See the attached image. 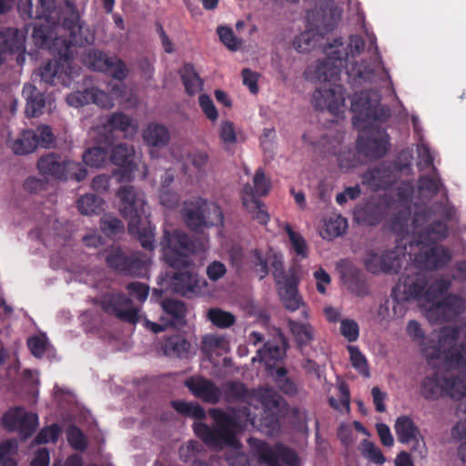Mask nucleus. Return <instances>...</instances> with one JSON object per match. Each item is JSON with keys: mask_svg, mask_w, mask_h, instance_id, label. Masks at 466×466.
Returning <instances> with one entry per match:
<instances>
[{"mask_svg": "<svg viewBox=\"0 0 466 466\" xmlns=\"http://www.w3.org/2000/svg\"><path fill=\"white\" fill-rule=\"evenodd\" d=\"M365 48L364 39L357 35H350L345 45L340 39H334L327 49V56L319 61L315 68V78L325 85L313 93V104L316 109L328 110L333 116H339L345 106V89L337 84L341 69L344 67L348 83L351 88H359L363 84L374 83L380 68V61H364L360 64L353 61Z\"/></svg>", "mask_w": 466, "mask_h": 466, "instance_id": "1", "label": "nucleus"}, {"mask_svg": "<svg viewBox=\"0 0 466 466\" xmlns=\"http://www.w3.org/2000/svg\"><path fill=\"white\" fill-rule=\"evenodd\" d=\"M55 4L56 0H37V5L34 10L32 0H25V3L20 0L18 9L22 17L39 20L34 25L32 32L34 43L39 46L48 44V38L52 36L50 29H62L67 32L71 40L56 37L51 49L68 58L72 43L90 44L95 41V33L81 20L79 11L72 1L66 0L59 6H56Z\"/></svg>", "mask_w": 466, "mask_h": 466, "instance_id": "2", "label": "nucleus"}, {"mask_svg": "<svg viewBox=\"0 0 466 466\" xmlns=\"http://www.w3.org/2000/svg\"><path fill=\"white\" fill-rule=\"evenodd\" d=\"M381 96L377 90H364L355 93L351 98L350 109L354 113L352 124L361 128L357 140L358 150L370 158L383 157L390 147V137L385 128L373 125L384 123L390 117L389 106L380 104Z\"/></svg>", "mask_w": 466, "mask_h": 466, "instance_id": "3", "label": "nucleus"}, {"mask_svg": "<svg viewBox=\"0 0 466 466\" xmlns=\"http://www.w3.org/2000/svg\"><path fill=\"white\" fill-rule=\"evenodd\" d=\"M116 196L120 200L119 209L122 216L128 219L127 229L130 235L137 237L142 248L152 251L155 248V226L145 214L144 195L130 185L121 186Z\"/></svg>", "mask_w": 466, "mask_h": 466, "instance_id": "4", "label": "nucleus"}, {"mask_svg": "<svg viewBox=\"0 0 466 466\" xmlns=\"http://www.w3.org/2000/svg\"><path fill=\"white\" fill-rule=\"evenodd\" d=\"M160 245L164 260L172 268L191 266V256L200 250V244L195 238L178 229L165 230Z\"/></svg>", "mask_w": 466, "mask_h": 466, "instance_id": "5", "label": "nucleus"}, {"mask_svg": "<svg viewBox=\"0 0 466 466\" xmlns=\"http://www.w3.org/2000/svg\"><path fill=\"white\" fill-rule=\"evenodd\" d=\"M208 412L214 420V427L201 421L194 422L195 434L206 445L213 448L232 445L236 441V419L220 409H210Z\"/></svg>", "mask_w": 466, "mask_h": 466, "instance_id": "6", "label": "nucleus"}, {"mask_svg": "<svg viewBox=\"0 0 466 466\" xmlns=\"http://www.w3.org/2000/svg\"><path fill=\"white\" fill-rule=\"evenodd\" d=\"M180 213L185 225L195 232L224 224L221 208L201 197L184 201Z\"/></svg>", "mask_w": 466, "mask_h": 466, "instance_id": "7", "label": "nucleus"}, {"mask_svg": "<svg viewBox=\"0 0 466 466\" xmlns=\"http://www.w3.org/2000/svg\"><path fill=\"white\" fill-rule=\"evenodd\" d=\"M248 443L251 452L266 466H301L298 452L291 447L277 442L270 445L265 441L250 437Z\"/></svg>", "mask_w": 466, "mask_h": 466, "instance_id": "8", "label": "nucleus"}, {"mask_svg": "<svg viewBox=\"0 0 466 466\" xmlns=\"http://www.w3.org/2000/svg\"><path fill=\"white\" fill-rule=\"evenodd\" d=\"M106 266L118 275L142 278L148 270L149 259L139 251L125 250L121 248L111 249L106 256Z\"/></svg>", "mask_w": 466, "mask_h": 466, "instance_id": "9", "label": "nucleus"}, {"mask_svg": "<svg viewBox=\"0 0 466 466\" xmlns=\"http://www.w3.org/2000/svg\"><path fill=\"white\" fill-rule=\"evenodd\" d=\"M37 168L45 176L65 181H82L87 176V170L81 163L63 158L56 153H49L40 157Z\"/></svg>", "mask_w": 466, "mask_h": 466, "instance_id": "10", "label": "nucleus"}, {"mask_svg": "<svg viewBox=\"0 0 466 466\" xmlns=\"http://www.w3.org/2000/svg\"><path fill=\"white\" fill-rule=\"evenodd\" d=\"M432 212L429 208H423L414 213L412 226L414 229L413 241L416 244H439L449 236L447 223L441 220H435L429 223Z\"/></svg>", "mask_w": 466, "mask_h": 466, "instance_id": "11", "label": "nucleus"}, {"mask_svg": "<svg viewBox=\"0 0 466 466\" xmlns=\"http://www.w3.org/2000/svg\"><path fill=\"white\" fill-rule=\"evenodd\" d=\"M429 284V278L423 270H407L401 277L399 286L391 290L393 300V310L400 306V301L426 299V288Z\"/></svg>", "mask_w": 466, "mask_h": 466, "instance_id": "12", "label": "nucleus"}, {"mask_svg": "<svg viewBox=\"0 0 466 466\" xmlns=\"http://www.w3.org/2000/svg\"><path fill=\"white\" fill-rule=\"evenodd\" d=\"M82 63L86 67L105 73L112 78L123 81L128 76L126 63L117 56H108L103 51L96 48L86 50L82 57Z\"/></svg>", "mask_w": 466, "mask_h": 466, "instance_id": "13", "label": "nucleus"}, {"mask_svg": "<svg viewBox=\"0 0 466 466\" xmlns=\"http://www.w3.org/2000/svg\"><path fill=\"white\" fill-rule=\"evenodd\" d=\"M419 250L414 254L413 263L417 269L436 271L447 267L452 259V250L441 244H416Z\"/></svg>", "mask_w": 466, "mask_h": 466, "instance_id": "14", "label": "nucleus"}, {"mask_svg": "<svg viewBox=\"0 0 466 466\" xmlns=\"http://www.w3.org/2000/svg\"><path fill=\"white\" fill-rule=\"evenodd\" d=\"M52 30V36L48 38V44L45 46H39L35 43V45L39 48H47L55 56H57L59 60H49L46 62L40 69L38 76H40L41 81L45 82L46 84H48L50 86H56L58 84L62 78L63 76V65L62 62L67 63L73 58L74 46H87L88 44H71L70 46V56L68 58H66L64 56H61L58 53L53 51L51 49V46L53 45L54 39L56 37H61L66 39V41L71 40V36L67 32H65L64 30H56V29H51ZM94 42H92L93 44ZM91 45V43L89 44Z\"/></svg>", "mask_w": 466, "mask_h": 466, "instance_id": "15", "label": "nucleus"}, {"mask_svg": "<svg viewBox=\"0 0 466 466\" xmlns=\"http://www.w3.org/2000/svg\"><path fill=\"white\" fill-rule=\"evenodd\" d=\"M2 427L9 431L18 432L23 440L33 435L38 426L36 413L26 411L23 407L16 406L7 410L1 418Z\"/></svg>", "mask_w": 466, "mask_h": 466, "instance_id": "16", "label": "nucleus"}, {"mask_svg": "<svg viewBox=\"0 0 466 466\" xmlns=\"http://www.w3.org/2000/svg\"><path fill=\"white\" fill-rule=\"evenodd\" d=\"M99 304L104 312L122 321L130 324L139 321L138 309L133 306L132 299L125 293L107 292L101 297Z\"/></svg>", "mask_w": 466, "mask_h": 466, "instance_id": "17", "label": "nucleus"}, {"mask_svg": "<svg viewBox=\"0 0 466 466\" xmlns=\"http://www.w3.org/2000/svg\"><path fill=\"white\" fill-rule=\"evenodd\" d=\"M258 403L261 406L264 413L272 408H278L279 405V401L278 396L275 392H273L269 389L260 388L258 390H251L250 396V404L248 406H244L242 409L238 410V413L237 417L238 419H242L243 422L251 425H255L257 423V415L251 411L250 406H254L258 409Z\"/></svg>", "mask_w": 466, "mask_h": 466, "instance_id": "18", "label": "nucleus"}, {"mask_svg": "<svg viewBox=\"0 0 466 466\" xmlns=\"http://www.w3.org/2000/svg\"><path fill=\"white\" fill-rule=\"evenodd\" d=\"M185 386L198 399L208 404H218L222 398L221 389L211 380L202 376H191Z\"/></svg>", "mask_w": 466, "mask_h": 466, "instance_id": "19", "label": "nucleus"}, {"mask_svg": "<svg viewBox=\"0 0 466 466\" xmlns=\"http://www.w3.org/2000/svg\"><path fill=\"white\" fill-rule=\"evenodd\" d=\"M398 441L404 444L414 442L413 451H418L421 456L426 451L423 437L417 425L411 418L408 416L399 417L394 425Z\"/></svg>", "mask_w": 466, "mask_h": 466, "instance_id": "20", "label": "nucleus"}, {"mask_svg": "<svg viewBox=\"0 0 466 466\" xmlns=\"http://www.w3.org/2000/svg\"><path fill=\"white\" fill-rule=\"evenodd\" d=\"M299 280L296 276H286L284 287L279 291L281 301L285 309L294 312L300 310L302 319H308L309 317V307L304 303L298 291Z\"/></svg>", "mask_w": 466, "mask_h": 466, "instance_id": "21", "label": "nucleus"}, {"mask_svg": "<svg viewBox=\"0 0 466 466\" xmlns=\"http://www.w3.org/2000/svg\"><path fill=\"white\" fill-rule=\"evenodd\" d=\"M397 180V173L390 166L380 164L362 175V183L373 191L386 190Z\"/></svg>", "mask_w": 466, "mask_h": 466, "instance_id": "22", "label": "nucleus"}, {"mask_svg": "<svg viewBox=\"0 0 466 466\" xmlns=\"http://www.w3.org/2000/svg\"><path fill=\"white\" fill-rule=\"evenodd\" d=\"M176 271L169 277L171 289L182 296H187L198 287V276L195 272L193 264L189 267L174 268Z\"/></svg>", "mask_w": 466, "mask_h": 466, "instance_id": "23", "label": "nucleus"}, {"mask_svg": "<svg viewBox=\"0 0 466 466\" xmlns=\"http://www.w3.org/2000/svg\"><path fill=\"white\" fill-rule=\"evenodd\" d=\"M275 338L264 343L263 347L258 350L257 353L260 361L270 366L271 362L283 360L286 356L288 340L279 328L274 329Z\"/></svg>", "mask_w": 466, "mask_h": 466, "instance_id": "24", "label": "nucleus"}, {"mask_svg": "<svg viewBox=\"0 0 466 466\" xmlns=\"http://www.w3.org/2000/svg\"><path fill=\"white\" fill-rule=\"evenodd\" d=\"M66 102L69 106L74 107L96 104L100 107L106 108L112 105L108 95L96 87H87L82 91L70 93L66 96Z\"/></svg>", "mask_w": 466, "mask_h": 466, "instance_id": "25", "label": "nucleus"}, {"mask_svg": "<svg viewBox=\"0 0 466 466\" xmlns=\"http://www.w3.org/2000/svg\"><path fill=\"white\" fill-rule=\"evenodd\" d=\"M161 308L163 314L160 318V321H167L170 327L174 328H181L186 325L187 309L183 301L166 299L162 300Z\"/></svg>", "mask_w": 466, "mask_h": 466, "instance_id": "26", "label": "nucleus"}, {"mask_svg": "<svg viewBox=\"0 0 466 466\" xmlns=\"http://www.w3.org/2000/svg\"><path fill=\"white\" fill-rule=\"evenodd\" d=\"M252 190L248 184L244 186L241 194L243 206L251 214L253 219L261 225H267L269 220V215L266 206L258 198H255Z\"/></svg>", "mask_w": 466, "mask_h": 466, "instance_id": "27", "label": "nucleus"}, {"mask_svg": "<svg viewBox=\"0 0 466 466\" xmlns=\"http://www.w3.org/2000/svg\"><path fill=\"white\" fill-rule=\"evenodd\" d=\"M22 95L26 100L25 113L28 117H36L44 113L46 107V95L38 91L31 85L25 84L22 90Z\"/></svg>", "mask_w": 466, "mask_h": 466, "instance_id": "28", "label": "nucleus"}, {"mask_svg": "<svg viewBox=\"0 0 466 466\" xmlns=\"http://www.w3.org/2000/svg\"><path fill=\"white\" fill-rule=\"evenodd\" d=\"M457 330L453 327H442L438 334V341L432 347V351L426 355L431 359L444 360L446 352L455 347L458 343Z\"/></svg>", "mask_w": 466, "mask_h": 466, "instance_id": "29", "label": "nucleus"}, {"mask_svg": "<svg viewBox=\"0 0 466 466\" xmlns=\"http://www.w3.org/2000/svg\"><path fill=\"white\" fill-rule=\"evenodd\" d=\"M287 323L297 346L300 350L314 340V328L309 322L288 318Z\"/></svg>", "mask_w": 466, "mask_h": 466, "instance_id": "30", "label": "nucleus"}, {"mask_svg": "<svg viewBox=\"0 0 466 466\" xmlns=\"http://www.w3.org/2000/svg\"><path fill=\"white\" fill-rule=\"evenodd\" d=\"M353 215L358 224L367 226L378 225L383 218L380 207L373 202L357 205L354 208Z\"/></svg>", "mask_w": 466, "mask_h": 466, "instance_id": "31", "label": "nucleus"}, {"mask_svg": "<svg viewBox=\"0 0 466 466\" xmlns=\"http://www.w3.org/2000/svg\"><path fill=\"white\" fill-rule=\"evenodd\" d=\"M190 348V342L179 334L167 337L161 342L164 355L170 358H187Z\"/></svg>", "mask_w": 466, "mask_h": 466, "instance_id": "32", "label": "nucleus"}, {"mask_svg": "<svg viewBox=\"0 0 466 466\" xmlns=\"http://www.w3.org/2000/svg\"><path fill=\"white\" fill-rule=\"evenodd\" d=\"M109 160L116 166L121 167L127 172H132L136 167L135 149L127 143H120L112 148Z\"/></svg>", "mask_w": 466, "mask_h": 466, "instance_id": "33", "label": "nucleus"}, {"mask_svg": "<svg viewBox=\"0 0 466 466\" xmlns=\"http://www.w3.org/2000/svg\"><path fill=\"white\" fill-rule=\"evenodd\" d=\"M25 36L16 28L7 27L0 32V46L5 52L11 54L25 50Z\"/></svg>", "mask_w": 466, "mask_h": 466, "instance_id": "34", "label": "nucleus"}, {"mask_svg": "<svg viewBox=\"0 0 466 466\" xmlns=\"http://www.w3.org/2000/svg\"><path fill=\"white\" fill-rule=\"evenodd\" d=\"M302 139L315 153L324 157L336 155L338 152L339 141L337 138H330L328 135H321L319 139L316 140L311 132H308L303 134Z\"/></svg>", "mask_w": 466, "mask_h": 466, "instance_id": "35", "label": "nucleus"}, {"mask_svg": "<svg viewBox=\"0 0 466 466\" xmlns=\"http://www.w3.org/2000/svg\"><path fill=\"white\" fill-rule=\"evenodd\" d=\"M222 397L228 403L241 402L250 404L251 390L239 381H228L222 385Z\"/></svg>", "mask_w": 466, "mask_h": 466, "instance_id": "36", "label": "nucleus"}, {"mask_svg": "<svg viewBox=\"0 0 466 466\" xmlns=\"http://www.w3.org/2000/svg\"><path fill=\"white\" fill-rule=\"evenodd\" d=\"M420 393L428 400H436L445 396L444 376L434 374L425 377L420 382Z\"/></svg>", "mask_w": 466, "mask_h": 466, "instance_id": "37", "label": "nucleus"}, {"mask_svg": "<svg viewBox=\"0 0 466 466\" xmlns=\"http://www.w3.org/2000/svg\"><path fill=\"white\" fill-rule=\"evenodd\" d=\"M445 396L461 400V409L466 413V374L444 377Z\"/></svg>", "mask_w": 466, "mask_h": 466, "instance_id": "38", "label": "nucleus"}, {"mask_svg": "<svg viewBox=\"0 0 466 466\" xmlns=\"http://www.w3.org/2000/svg\"><path fill=\"white\" fill-rule=\"evenodd\" d=\"M143 138L148 147H164L170 140V134L165 126L151 123L145 129Z\"/></svg>", "mask_w": 466, "mask_h": 466, "instance_id": "39", "label": "nucleus"}, {"mask_svg": "<svg viewBox=\"0 0 466 466\" xmlns=\"http://www.w3.org/2000/svg\"><path fill=\"white\" fill-rule=\"evenodd\" d=\"M178 74L188 96H194L202 90L203 81L191 63H185Z\"/></svg>", "mask_w": 466, "mask_h": 466, "instance_id": "40", "label": "nucleus"}, {"mask_svg": "<svg viewBox=\"0 0 466 466\" xmlns=\"http://www.w3.org/2000/svg\"><path fill=\"white\" fill-rule=\"evenodd\" d=\"M343 278L350 292L360 297L369 294V287L366 282V278L360 269L355 267H350L346 270Z\"/></svg>", "mask_w": 466, "mask_h": 466, "instance_id": "41", "label": "nucleus"}, {"mask_svg": "<svg viewBox=\"0 0 466 466\" xmlns=\"http://www.w3.org/2000/svg\"><path fill=\"white\" fill-rule=\"evenodd\" d=\"M38 147L36 133L34 130H24L19 138L14 141L12 150L15 155H26Z\"/></svg>", "mask_w": 466, "mask_h": 466, "instance_id": "42", "label": "nucleus"}, {"mask_svg": "<svg viewBox=\"0 0 466 466\" xmlns=\"http://www.w3.org/2000/svg\"><path fill=\"white\" fill-rule=\"evenodd\" d=\"M109 131H121L127 134H133L136 131V126L132 123V118L123 112L113 113L106 120L105 125Z\"/></svg>", "mask_w": 466, "mask_h": 466, "instance_id": "43", "label": "nucleus"}, {"mask_svg": "<svg viewBox=\"0 0 466 466\" xmlns=\"http://www.w3.org/2000/svg\"><path fill=\"white\" fill-rule=\"evenodd\" d=\"M348 228V221L341 215H334L324 220L323 238L329 239L341 236Z\"/></svg>", "mask_w": 466, "mask_h": 466, "instance_id": "44", "label": "nucleus"}, {"mask_svg": "<svg viewBox=\"0 0 466 466\" xmlns=\"http://www.w3.org/2000/svg\"><path fill=\"white\" fill-rule=\"evenodd\" d=\"M104 200L95 194H86L77 201L79 212L86 216L100 214L104 210Z\"/></svg>", "mask_w": 466, "mask_h": 466, "instance_id": "45", "label": "nucleus"}, {"mask_svg": "<svg viewBox=\"0 0 466 466\" xmlns=\"http://www.w3.org/2000/svg\"><path fill=\"white\" fill-rule=\"evenodd\" d=\"M83 161L86 166L91 167L99 168L105 166L109 158V154L106 148L103 147H93L87 148L83 156Z\"/></svg>", "mask_w": 466, "mask_h": 466, "instance_id": "46", "label": "nucleus"}, {"mask_svg": "<svg viewBox=\"0 0 466 466\" xmlns=\"http://www.w3.org/2000/svg\"><path fill=\"white\" fill-rule=\"evenodd\" d=\"M451 287V279L449 277H440L433 280L431 283L429 282L426 288V301H432L444 293H446Z\"/></svg>", "mask_w": 466, "mask_h": 466, "instance_id": "47", "label": "nucleus"}, {"mask_svg": "<svg viewBox=\"0 0 466 466\" xmlns=\"http://www.w3.org/2000/svg\"><path fill=\"white\" fill-rule=\"evenodd\" d=\"M284 230L289 236L293 251L301 258L309 256V248L305 238L298 232H295L289 224L284 226Z\"/></svg>", "mask_w": 466, "mask_h": 466, "instance_id": "48", "label": "nucleus"}, {"mask_svg": "<svg viewBox=\"0 0 466 466\" xmlns=\"http://www.w3.org/2000/svg\"><path fill=\"white\" fill-rule=\"evenodd\" d=\"M444 360L451 368L466 367V341L458 343L446 352Z\"/></svg>", "mask_w": 466, "mask_h": 466, "instance_id": "49", "label": "nucleus"}, {"mask_svg": "<svg viewBox=\"0 0 466 466\" xmlns=\"http://www.w3.org/2000/svg\"><path fill=\"white\" fill-rule=\"evenodd\" d=\"M171 405L178 413L184 416L197 420H202L206 417V411L199 404L184 400H173Z\"/></svg>", "mask_w": 466, "mask_h": 466, "instance_id": "50", "label": "nucleus"}, {"mask_svg": "<svg viewBox=\"0 0 466 466\" xmlns=\"http://www.w3.org/2000/svg\"><path fill=\"white\" fill-rule=\"evenodd\" d=\"M287 369L279 367L275 370L274 380L280 391L286 395L294 396L298 392V388L295 382L287 377Z\"/></svg>", "mask_w": 466, "mask_h": 466, "instance_id": "51", "label": "nucleus"}, {"mask_svg": "<svg viewBox=\"0 0 466 466\" xmlns=\"http://www.w3.org/2000/svg\"><path fill=\"white\" fill-rule=\"evenodd\" d=\"M347 350L352 367L362 376L370 377V369L366 357L357 346L348 345Z\"/></svg>", "mask_w": 466, "mask_h": 466, "instance_id": "52", "label": "nucleus"}, {"mask_svg": "<svg viewBox=\"0 0 466 466\" xmlns=\"http://www.w3.org/2000/svg\"><path fill=\"white\" fill-rule=\"evenodd\" d=\"M441 302L445 307L448 317H450L451 319L457 318L465 310V300L461 296L449 294L441 300Z\"/></svg>", "mask_w": 466, "mask_h": 466, "instance_id": "53", "label": "nucleus"}, {"mask_svg": "<svg viewBox=\"0 0 466 466\" xmlns=\"http://www.w3.org/2000/svg\"><path fill=\"white\" fill-rule=\"evenodd\" d=\"M208 318L216 327L220 329L229 328L236 321V318L232 313L217 308L208 309Z\"/></svg>", "mask_w": 466, "mask_h": 466, "instance_id": "54", "label": "nucleus"}, {"mask_svg": "<svg viewBox=\"0 0 466 466\" xmlns=\"http://www.w3.org/2000/svg\"><path fill=\"white\" fill-rule=\"evenodd\" d=\"M252 187L255 198L259 197L267 196L271 188V183L268 178L266 177L264 170L258 168L253 177V185L248 184Z\"/></svg>", "mask_w": 466, "mask_h": 466, "instance_id": "55", "label": "nucleus"}, {"mask_svg": "<svg viewBox=\"0 0 466 466\" xmlns=\"http://www.w3.org/2000/svg\"><path fill=\"white\" fill-rule=\"evenodd\" d=\"M403 253L396 249L387 250L383 253L384 273H398L402 267Z\"/></svg>", "mask_w": 466, "mask_h": 466, "instance_id": "56", "label": "nucleus"}, {"mask_svg": "<svg viewBox=\"0 0 466 466\" xmlns=\"http://www.w3.org/2000/svg\"><path fill=\"white\" fill-rule=\"evenodd\" d=\"M443 184L439 177H431L422 175L418 179V188L420 192H427L431 196H436Z\"/></svg>", "mask_w": 466, "mask_h": 466, "instance_id": "57", "label": "nucleus"}, {"mask_svg": "<svg viewBox=\"0 0 466 466\" xmlns=\"http://www.w3.org/2000/svg\"><path fill=\"white\" fill-rule=\"evenodd\" d=\"M61 433V428L57 423H53L40 430L35 438L36 444L56 443Z\"/></svg>", "mask_w": 466, "mask_h": 466, "instance_id": "58", "label": "nucleus"}, {"mask_svg": "<svg viewBox=\"0 0 466 466\" xmlns=\"http://www.w3.org/2000/svg\"><path fill=\"white\" fill-rule=\"evenodd\" d=\"M426 318L431 323H443L451 320L441 300L433 302L426 310Z\"/></svg>", "mask_w": 466, "mask_h": 466, "instance_id": "59", "label": "nucleus"}, {"mask_svg": "<svg viewBox=\"0 0 466 466\" xmlns=\"http://www.w3.org/2000/svg\"><path fill=\"white\" fill-rule=\"evenodd\" d=\"M410 212L409 210L399 211L391 219V230L404 237L409 234V222Z\"/></svg>", "mask_w": 466, "mask_h": 466, "instance_id": "60", "label": "nucleus"}, {"mask_svg": "<svg viewBox=\"0 0 466 466\" xmlns=\"http://www.w3.org/2000/svg\"><path fill=\"white\" fill-rule=\"evenodd\" d=\"M100 228L106 237L111 238L124 231V224L117 218L106 216L100 219Z\"/></svg>", "mask_w": 466, "mask_h": 466, "instance_id": "61", "label": "nucleus"}, {"mask_svg": "<svg viewBox=\"0 0 466 466\" xmlns=\"http://www.w3.org/2000/svg\"><path fill=\"white\" fill-rule=\"evenodd\" d=\"M67 441L76 451H85L87 446L83 431L76 426L71 425L66 431Z\"/></svg>", "mask_w": 466, "mask_h": 466, "instance_id": "62", "label": "nucleus"}, {"mask_svg": "<svg viewBox=\"0 0 466 466\" xmlns=\"http://www.w3.org/2000/svg\"><path fill=\"white\" fill-rule=\"evenodd\" d=\"M218 35L221 42L231 51H237L241 46V41L235 35L228 26H218Z\"/></svg>", "mask_w": 466, "mask_h": 466, "instance_id": "63", "label": "nucleus"}, {"mask_svg": "<svg viewBox=\"0 0 466 466\" xmlns=\"http://www.w3.org/2000/svg\"><path fill=\"white\" fill-rule=\"evenodd\" d=\"M250 263L255 271L259 274L260 279H263L268 274V259L262 256L260 250L256 248L251 251Z\"/></svg>", "mask_w": 466, "mask_h": 466, "instance_id": "64", "label": "nucleus"}]
</instances>
